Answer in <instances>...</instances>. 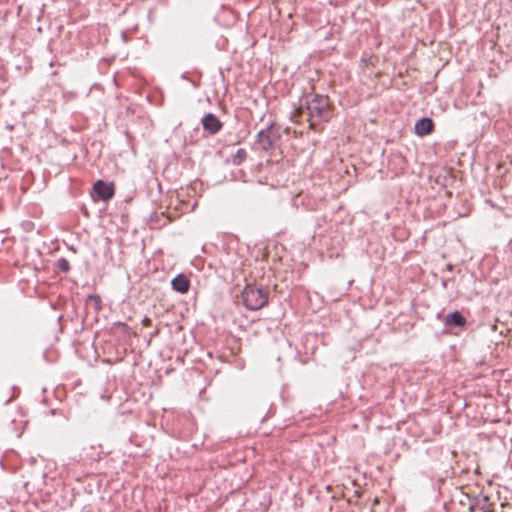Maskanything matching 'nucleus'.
I'll return each mask as SVG.
<instances>
[{"instance_id":"obj_10","label":"nucleus","mask_w":512,"mask_h":512,"mask_svg":"<svg viewBox=\"0 0 512 512\" xmlns=\"http://www.w3.org/2000/svg\"><path fill=\"white\" fill-rule=\"evenodd\" d=\"M56 267L59 271L63 272V273H67L70 271V264H69V261L62 257V258H59L56 262Z\"/></svg>"},{"instance_id":"obj_5","label":"nucleus","mask_w":512,"mask_h":512,"mask_svg":"<svg viewBox=\"0 0 512 512\" xmlns=\"http://www.w3.org/2000/svg\"><path fill=\"white\" fill-rule=\"evenodd\" d=\"M93 190L97 197L103 201L110 200L115 193L114 184L103 180L96 181L93 185Z\"/></svg>"},{"instance_id":"obj_1","label":"nucleus","mask_w":512,"mask_h":512,"mask_svg":"<svg viewBox=\"0 0 512 512\" xmlns=\"http://www.w3.org/2000/svg\"><path fill=\"white\" fill-rule=\"evenodd\" d=\"M305 109L308 114L309 127L315 129L316 125L327 122L332 116L329 98L324 95H314L306 101Z\"/></svg>"},{"instance_id":"obj_13","label":"nucleus","mask_w":512,"mask_h":512,"mask_svg":"<svg viewBox=\"0 0 512 512\" xmlns=\"http://www.w3.org/2000/svg\"><path fill=\"white\" fill-rule=\"evenodd\" d=\"M303 111H304V108H303V107H300V108L296 109V110L294 111V115H293V117H300V116L302 115Z\"/></svg>"},{"instance_id":"obj_2","label":"nucleus","mask_w":512,"mask_h":512,"mask_svg":"<svg viewBox=\"0 0 512 512\" xmlns=\"http://www.w3.org/2000/svg\"><path fill=\"white\" fill-rule=\"evenodd\" d=\"M242 302L248 310H259L268 303L269 291L264 287L247 284L242 291Z\"/></svg>"},{"instance_id":"obj_8","label":"nucleus","mask_w":512,"mask_h":512,"mask_svg":"<svg viewBox=\"0 0 512 512\" xmlns=\"http://www.w3.org/2000/svg\"><path fill=\"white\" fill-rule=\"evenodd\" d=\"M466 318L459 312L454 311L445 317V325L449 327H465Z\"/></svg>"},{"instance_id":"obj_3","label":"nucleus","mask_w":512,"mask_h":512,"mask_svg":"<svg viewBox=\"0 0 512 512\" xmlns=\"http://www.w3.org/2000/svg\"><path fill=\"white\" fill-rule=\"evenodd\" d=\"M279 138L280 133L275 129L274 123H271L266 129L260 130L257 135V141L265 151L271 150Z\"/></svg>"},{"instance_id":"obj_7","label":"nucleus","mask_w":512,"mask_h":512,"mask_svg":"<svg viewBox=\"0 0 512 512\" xmlns=\"http://www.w3.org/2000/svg\"><path fill=\"white\" fill-rule=\"evenodd\" d=\"M172 288L179 293H187L190 288V280L184 274H178L171 281Z\"/></svg>"},{"instance_id":"obj_6","label":"nucleus","mask_w":512,"mask_h":512,"mask_svg":"<svg viewBox=\"0 0 512 512\" xmlns=\"http://www.w3.org/2000/svg\"><path fill=\"white\" fill-rule=\"evenodd\" d=\"M415 133L419 136L430 134L434 129V123L430 118H421L415 123Z\"/></svg>"},{"instance_id":"obj_11","label":"nucleus","mask_w":512,"mask_h":512,"mask_svg":"<svg viewBox=\"0 0 512 512\" xmlns=\"http://www.w3.org/2000/svg\"><path fill=\"white\" fill-rule=\"evenodd\" d=\"M87 303H92L97 311H99L102 308L101 297L97 294L88 295Z\"/></svg>"},{"instance_id":"obj_12","label":"nucleus","mask_w":512,"mask_h":512,"mask_svg":"<svg viewBox=\"0 0 512 512\" xmlns=\"http://www.w3.org/2000/svg\"><path fill=\"white\" fill-rule=\"evenodd\" d=\"M151 324H152V321H151V319H150V318H148V317H145V318L142 320V325H143L144 327H149V326H151Z\"/></svg>"},{"instance_id":"obj_9","label":"nucleus","mask_w":512,"mask_h":512,"mask_svg":"<svg viewBox=\"0 0 512 512\" xmlns=\"http://www.w3.org/2000/svg\"><path fill=\"white\" fill-rule=\"evenodd\" d=\"M246 158H247L246 150L243 148H239L236 151L235 155L233 156L232 161H233L234 165H241L245 161Z\"/></svg>"},{"instance_id":"obj_4","label":"nucleus","mask_w":512,"mask_h":512,"mask_svg":"<svg viewBox=\"0 0 512 512\" xmlns=\"http://www.w3.org/2000/svg\"><path fill=\"white\" fill-rule=\"evenodd\" d=\"M201 124L205 132L210 135L217 134L223 127L221 120L213 113H207L201 119Z\"/></svg>"},{"instance_id":"obj_14","label":"nucleus","mask_w":512,"mask_h":512,"mask_svg":"<svg viewBox=\"0 0 512 512\" xmlns=\"http://www.w3.org/2000/svg\"><path fill=\"white\" fill-rule=\"evenodd\" d=\"M481 509L483 512H492L489 505H483Z\"/></svg>"}]
</instances>
